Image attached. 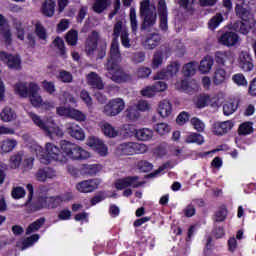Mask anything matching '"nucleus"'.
<instances>
[{
    "label": "nucleus",
    "mask_w": 256,
    "mask_h": 256,
    "mask_svg": "<svg viewBox=\"0 0 256 256\" xmlns=\"http://www.w3.org/2000/svg\"><path fill=\"white\" fill-rule=\"evenodd\" d=\"M106 77L111 79L113 83H129L133 80V76L126 72L121 66V50H119V40L113 38L110 46V56L104 64Z\"/></svg>",
    "instance_id": "nucleus-1"
},
{
    "label": "nucleus",
    "mask_w": 256,
    "mask_h": 256,
    "mask_svg": "<svg viewBox=\"0 0 256 256\" xmlns=\"http://www.w3.org/2000/svg\"><path fill=\"white\" fill-rule=\"evenodd\" d=\"M60 147L67 161L71 159L72 161H85L91 157L89 152L83 149L77 144H73L67 140H62L60 142Z\"/></svg>",
    "instance_id": "nucleus-2"
},
{
    "label": "nucleus",
    "mask_w": 256,
    "mask_h": 256,
    "mask_svg": "<svg viewBox=\"0 0 256 256\" xmlns=\"http://www.w3.org/2000/svg\"><path fill=\"white\" fill-rule=\"evenodd\" d=\"M99 39H101L99 32L93 30L86 40L85 49L87 55H93L97 51V59H103L107 55V43L100 42L99 44Z\"/></svg>",
    "instance_id": "nucleus-3"
},
{
    "label": "nucleus",
    "mask_w": 256,
    "mask_h": 256,
    "mask_svg": "<svg viewBox=\"0 0 256 256\" xmlns=\"http://www.w3.org/2000/svg\"><path fill=\"white\" fill-rule=\"evenodd\" d=\"M115 153L118 157H131L147 153V145L137 142H123L117 145Z\"/></svg>",
    "instance_id": "nucleus-4"
},
{
    "label": "nucleus",
    "mask_w": 256,
    "mask_h": 256,
    "mask_svg": "<svg viewBox=\"0 0 256 256\" xmlns=\"http://www.w3.org/2000/svg\"><path fill=\"white\" fill-rule=\"evenodd\" d=\"M46 158V163H51V161H57V163H61V165H65L67 163V156H65V152H61L59 147L53 143L46 144Z\"/></svg>",
    "instance_id": "nucleus-5"
},
{
    "label": "nucleus",
    "mask_w": 256,
    "mask_h": 256,
    "mask_svg": "<svg viewBox=\"0 0 256 256\" xmlns=\"http://www.w3.org/2000/svg\"><path fill=\"white\" fill-rule=\"evenodd\" d=\"M0 61L10 69V71H21V56L13 55L11 53L0 51Z\"/></svg>",
    "instance_id": "nucleus-6"
},
{
    "label": "nucleus",
    "mask_w": 256,
    "mask_h": 256,
    "mask_svg": "<svg viewBox=\"0 0 256 256\" xmlns=\"http://www.w3.org/2000/svg\"><path fill=\"white\" fill-rule=\"evenodd\" d=\"M125 109V101L121 98L110 100L103 108V113L106 117H116Z\"/></svg>",
    "instance_id": "nucleus-7"
},
{
    "label": "nucleus",
    "mask_w": 256,
    "mask_h": 256,
    "mask_svg": "<svg viewBox=\"0 0 256 256\" xmlns=\"http://www.w3.org/2000/svg\"><path fill=\"white\" fill-rule=\"evenodd\" d=\"M33 107H46L49 109V103L43 102V98L39 95V85L35 82L29 83V96Z\"/></svg>",
    "instance_id": "nucleus-8"
},
{
    "label": "nucleus",
    "mask_w": 256,
    "mask_h": 256,
    "mask_svg": "<svg viewBox=\"0 0 256 256\" xmlns=\"http://www.w3.org/2000/svg\"><path fill=\"white\" fill-rule=\"evenodd\" d=\"M143 183L144 182H139V176H127L116 180L114 185L117 191H123V189H127V187H133V189H137L141 187Z\"/></svg>",
    "instance_id": "nucleus-9"
},
{
    "label": "nucleus",
    "mask_w": 256,
    "mask_h": 256,
    "mask_svg": "<svg viewBox=\"0 0 256 256\" xmlns=\"http://www.w3.org/2000/svg\"><path fill=\"white\" fill-rule=\"evenodd\" d=\"M159 29L164 33L169 31V13L167 12V3L165 0L158 2Z\"/></svg>",
    "instance_id": "nucleus-10"
},
{
    "label": "nucleus",
    "mask_w": 256,
    "mask_h": 256,
    "mask_svg": "<svg viewBox=\"0 0 256 256\" xmlns=\"http://www.w3.org/2000/svg\"><path fill=\"white\" fill-rule=\"evenodd\" d=\"M101 185V180L97 178L83 180L76 184V189L80 193H93L96 189H99Z\"/></svg>",
    "instance_id": "nucleus-11"
},
{
    "label": "nucleus",
    "mask_w": 256,
    "mask_h": 256,
    "mask_svg": "<svg viewBox=\"0 0 256 256\" xmlns=\"http://www.w3.org/2000/svg\"><path fill=\"white\" fill-rule=\"evenodd\" d=\"M218 43L224 47H235L239 43V35L235 32L226 31L218 39Z\"/></svg>",
    "instance_id": "nucleus-12"
},
{
    "label": "nucleus",
    "mask_w": 256,
    "mask_h": 256,
    "mask_svg": "<svg viewBox=\"0 0 256 256\" xmlns=\"http://www.w3.org/2000/svg\"><path fill=\"white\" fill-rule=\"evenodd\" d=\"M234 125L235 124L231 120L215 122L213 124V134L217 135L218 137H223V135H227V132L233 129Z\"/></svg>",
    "instance_id": "nucleus-13"
},
{
    "label": "nucleus",
    "mask_w": 256,
    "mask_h": 256,
    "mask_svg": "<svg viewBox=\"0 0 256 256\" xmlns=\"http://www.w3.org/2000/svg\"><path fill=\"white\" fill-rule=\"evenodd\" d=\"M162 39L163 38L161 34L157 32L148 33L144 37V47L150 50L156 49L157 47H159V45H161Z\"/></svg>",
    "instance_id": "nucleus-14"
},
{
    "label": "nucleus",
    "mask_w": 256,
    "mask_h": 256,
    "mask_svg": "<svg viewBox=\"0 0 256 256\" xmlns=\"http://www.w3.org/2000/svg\"><path fill=\"white\" fill-rule=\"evenodd\" d=\"M233 53L231 50L227 51H216L214 54V61L220 67H225L226 63H233Z\"/></svg>",
    "instance_id": "nucleus-15"
},
{
    "label": "nucleus",
    "mask_w": 256,
    "mask_h": 256,
    "mask_svg": "<svg viewBox=\"0 0 256 256\" xmlns=\"http://www.w3.org/2000/svg\"><path fill=\"white\" fill-rule=\"evenodd\" d=\"M66 133L73 139H76V141H85V131L75 123L68 124Z\"/></svg>",
    "instance_id": "nucleus-16"
},
{
    "label": "nucleus",
    "mask_w": 256,
    "mask_h": 256,
    "mask_svg": "<svg viewBox=\"0 0 256 256\" xmlns=\"http://www.w3.org/2000/svg\"><path fill=\"white\" fill-rule=\"evenodd\" d=\"M57 176V172L51 167H42L35 173V178L41 183H45L47 179H53Z\"/></svg>",
    "instance_id": "nucleus-17"
},
{
    "label": "nucleus",
    "mask_w": 256,
    "mask_h": 256,
    "mask_svg": "<svg viewBox=\"0 0 256 256\" xmlns=\"http://www.w3.org/2000/svg\"><path fill=\"white\" fill-rule=\"evenodd\" d=\"M239 67L246 73L253 71L255 65H253V58H251L250 53L241 52L239 56Z\"/></svg>",
    "instance_id": "nucleus-18"
},
{
    "label": "nucleus",
    "mask_w": 256,
    "mask_h": 256,
    "mask_svg": "<svg viewBox=\"0 0 256 256\" xmlns=\"http://www.w3.org/2000/svg\"><path fill=\"white\" fill-rule=\"evenodd\" d=\"M87 145L89 147H93L95 151L101 156L105 157L108 153L107 146H105V143L103 141L99 140V138L90 137L87 141Z\"/></svg>",
    "instance_id": "nucleus-19"
},
{
    "label": "nucleus",
    "mask_w": 256,
    "mask_h": 256,
    "mask_svg": "<svg viewBox=\"0 0 256 256\" xmlns=\"http://www.w3.org/2000/svg\"><path fill=\"white\" fill-rule=\"evenodd\" d=\"M88 85L92 87V89H98V91H102L105 89V84L103 83V79L99 76L97 72H91L87 76Z\"/></svg>",
    "instance_id": "nucleus-20"
},
{
    "label": "nucleus",
    "mask_w": 256,
    "mask_h": 256,
    "mask_svg": "<svg viewBox=\"0 0 256 256\" xmlns=\"http://www.w3.org/2000/svg\"><path fill=\"white\" fill-rule=\"evenodd\" d=\"M24 207L27 209V213H37L41 209H47L45 204V196H40L37 201L27 204V200L24 203Z\"/></svg>",
    "instance_id": "nucleus-21"
},
{
    "label": "nucleus",
    "mask_w": 256,
    "mask_h": 256,
    "mask_svg": "<svg viewBox=\"0 0 256 256\" xmlns=\"http://www.w3.org/2000/svg\"><path fill=\"white\" fill-rule=\"evenodd\" d=\"M140 17L143 18V21L140 27L141 31H146V29H149V27H153V25L157 23V14L153 11L140 15Z\"/></svg>",
    "instance_id": "nucleus-22"
},
{
    "label": "nucleus",
    "mask_w": 256,
    "mask_h": 256,
    "mask_svg": "<svg viewBox=\"0 0 256 256\" xmlns=\"http://www.w3.org/2000/svg\"><path fill=\"white\" fill-rule=\"evenodd\" d=\"M100 171V164H82L80 168V173L82 175H89V177H95Z\"/></svg>",
    "instance_id": "nucleus-23"
},
{
    "label": "nucleus",
    "mask_w": 256,
    "mask_h": 256,
    "mask_svg": "<svg viewBox=\"0 0 256 256\" xmlns=\"http://www.w3.org/2000/svg\"><path fill=\"white\" fill-rule=\"evenodd\" d=\"M215 63V60L213 59V57L207 55L205 56L201 61H200V65L198 67V70L203 74V75H207V73H209L213 67Z\"/></svg>",
    "instance_id": "nucleus-24"
},
{
    "label": "nucleus",
    "mask_w": 256,
    "mask_h": 256,
    "mask_svg": "<svg viewBox=\"0 0 256 256\" xmlns=\"http://www.w3.org/2000/svg\"><path fill=\"white\" fill-rule=\"evenodd\" d=\"M158 113L160 117H169L173 113V105L168 100H162L158 105Z\"/></svg>",
    "instance_id": "nucleus-25"
},
{
    "label": "nucleus",
    "mask_w": 256,
    "mask_h": 256,
    "mask_svg": "<svg viewBox=\"0 0 256 256\" xmlns=\"http://www.w3.org/2000/svg\"><path fill=\"white\" fill-rule=\"evenodd\" d=\"M55 1L45 0L42 3L41 11L45 17H53L55 15Z\"/></svg>",
    "instance_id": "nucleus-26"
},
{
    "label": "nucleus",
    "mask_w": 256,
    "mask_h": 256,
    "mask_svg": "<svg viewBox=\"0 0 256 256\" xmlns=\"http://www.w3.org/2000/svg\"><path fill=\"white\" fill-rule=\"evenodd\" d=\"M63 202V196H45L46 209H57Z\"/></svg>",
    "instance_id": "nucleus-27"
},
{
    "label": "nucleus",
    "mask_w": 256,
    "mask_h": 256,
    "mask_svg": "<svg viewBox=\"0 0 256 256\" xmlns=\"http://www.w3.org/2000/svg\"><path fill=\"white\" fill-rule=\"evenodd\" d=\"M0 119L4 123H10V121H15V119H17V114L11 107H5L0 113Z\"/></svg>",
    "instance_id": "nucleus-28"
},
{
    "label": "nucleus",
    "mask_w": 256,
    "mask_h": 256,
    "mask_svg": "<svg viewBox=\"0 0 256 256\" xmlns=\"http://www.w3.org/2000/svg\"><path fill=\"white\" fill-rule=\"evenodd\" d=\"M111 5V0H95L92 10L94 13L101 15V13L107 11V8Z\"/></svg>",
    "instance_id": "nucleus-29"
},
{
    "label": "nucleus",
    "mask_w": 256,
    "mask_h": 256,
    "mask_svg": "<svg viewBox=\"0 0 256 256\" xmlns=\"http://www.w3.org/2000/svg\"><path fill=\"white\" fill-rule=\"evenodd\" d=\"M28 116L33 121L34 125H36V127H39V129H42V131H45L46 133L51 132L49 130V126H47L45 121H43L39 115L35 114L34 112H30L28 113Z\"/></svg>",
    "instance_id": "nucleus-30"
},
{
    "label": "nucleus",
    "mask_w": 256,
    "mask_h": 256,
    "mask_svg": "<svg viewBox=\"0 0 256 256\" xmlns=\"http://www.w3.org/2000/svg\"><path fill=\"white\" fill-rule=\"evenodd\" d=\"M227 81V71L223 68H216L213 76L214 85H222Z\"/></svg>",
    "instance_id": "nucleus-31"
},
{
    "label": "nucleus",
    "mask_w": 256,
    "mask_h": 256,
    "mask_svg": "<svg viewBox=\"0 0 256 256\" xmlns=\"http://www.w3.org/2000/svg\"><path fill=\"white\" fill-rule=\"evenodd\" d=\"M227 215H229V210H227L226 205H222L215 212L213 220L215 223H223L227 219Z\"/></svg>",
    "instance_id": "nucleus-32"
},
{
    "label": "nucleus",
    "mask_w": 256,
    "mask_h": 256,
    "mask_svg": "<svg viewBox=\"0 0 256 256\" xmlns=\"http://www.w3.org/2000/svg\"><path fill=\"white\" fill-rule=\"evenodd\" d=\"M136 139H138V141H151V139H153V130L148 128L138 129Z\"/></svg>",
    "instance_id": "nucleus-33"
},
{
    "label": "nucleus",
    "mask_w": 256,
    "mask_h": 256,
    "mask_svg": "<svg viewBox=\"0 0 256 256\" xmlns=\"http://www.w3.org/2000/svg\"><path fill=\"white\" fill-rule=\"evenodd\" d=\"M14 90L19 97L27 98L29 97V84L27 87V83L19 82L14 85Z\"/></svg>",
    "instance_id": "nucleus-34"
},
{
    "label": "nucleus",
    "mask_w": 256,
    "mask_h": 256,
    "mask_svg": "<svg viewBox=\"0 0 256 256\" xmlns=\"http://www.w3.org/2000/svg\"><path fill=\"white\" fill-rule=\"evenodd\" d=\"M102 132L106 137H109L110 139H115L119 135V131L113 127L109 122H105L102 125Z\"/></svg>",
    "instance_id": "nucleus-35"
},
{
    "label": "nucleus",
    "mask_w": 256,
    "mask_h": 256,
    "mask_svg": "<svg viewBox=\"0 0 256 256\" xmlns=\"http://www.w3.org/2000/svg\"><path fill=\"white\" fill-rule=\"evenodd\" d=\"M65 39L66 43L70 45V47H75V45H77V41H79V32L75 29H71L67 32Z\"/></svg>",
    "instance_id": "nucleus-36"
},
{
    "label": "nucleus",
    "mask_w": 256,
    "mask_h": 256,
    "mask_svg": "<svg viewBox=\"0 0 256 256\" xmlns=\"http://www.w3.org/2000/svg\"><path fill=\"white\" fill-rule=\"evenodd\" d=\"M42 225H45V217H40L36 221L32 222L26 228V235H31V233H35V231H39Z\"/></svg>",
    "instance_id": "nucleus-37"
},
{
    "label": "nucleus",
    "mask_w": 256,
    "mask_h": 256,
    "mask_svg": "<svg viewBox=\"0 0 256 256\" xmlns=\"http://www.w3.org/2000/svg\"><path fill=\"white\" fill-rule=\"evenodd\" d=\"M197 71V62H189L182 68L184 77H193Z\"/></svg>",
    "instance_id": "nucleus-38"
},
{
    "label": "nucleus",
    "mask_w": 256,
    "mask_h": 256,
    "mask_svg": "<svg viewBox=\"0 0 256 256\" xmlns=\"http://www.w3.org/2000/svg\"><path fill=\"white\" fill-rule=\"evenodd\" d=\"M211 103V96L209 94H200L196 100L197 109H203Z\"/></svg>",
    "instance_id": "nucleus-39"
},
{
    "label": "nucleus",
    "mask_w": 256,
    "mask_h": 256,
    "mask_svg": "<svg viewBox=\"0 0 256 256\" xmlns=\"http://www.w3.org/2000/svg\"><path fill=\"white\" fill-rule=\"evenodd\" d=\"M15 147H17V140L15 139H7L1 143L2 153H11Z\"/></svg>",
    "instance_id": "nucleus-40"
},
{
    "label": "nucleus",
    "mask_w": 256,
    "mask_h": 256,
    "mask_svg": "<svg viewBox=\"0 0 256 256\" xmlns=\"http://www.w3.org/2000/svg\"><path fill=\"white\" fill-rule=\"evenodd\" d=\"M221 23H223V15L221 13H217L209 20L208 27L211 31H215Z\"/></svg>",
    "instance_id": "nucleus-41"
},
{
    "label": "nucleus",
    "mask_w": 256,
    "mask_h": 256,
    "mask_svg": "<svg viewBox=\"0 0 256 256\" xmlns=\"http://www.w3.org/2000/svg\"><path fill=\"white\" fill-rule=\"evenodd\" d=\"M185 143H196V145H203L205 140L203 135L199 133H192L186 137Z\"/></svg>",
    "instance_id": "nucleus-42"
},
{
    "label": "nucleus",
    "mask_w": 256,
    "mask_h": 256,
    "mask_svg": "<svg viewBox=\"0 0 256 256\" xmlns=\"http://www.w3.org/2000/svg\"><path fill=\"white\" fill-rule=\"evenodd\" d=\"M53 45H55L59 50L60 57H67V48L65 47V42L61 37H56L53 41Z\"/></svg>",
    "instance_id": "nucleus-43"
},
{
    "label": "nucleus",
    "mask_w": 256,
    "mask_h": 256,
    "mask_svg": "<svg viewBox=\"0 0 256 256\" xmlns=\"http://www.w3.org/2000/svg\"><path fill=\"white\" fill-rule=\"evenodd\" d=\"M57 79L61 83H73V74L67 70H60Z\"/></svg>",
    "instance_id": "nucleus-44"
},
{
    "label": "nucleus",
    "mask_w": 256,
    "mask_h": 256,
    "mask_svg": "<svg viewBox=\"0 0 256 256\" xmlns=\"http://www.w3.org/2000/svg\"><path fill=\"white\" fill-rule=\"evenodd\" d=\"M253 131V123L244 122L238 128V135H251Z\"/></svg>",
    "instance_id": "nucleus-45"
},
{
    "label": "nucleus",
    "mask_w": 256,
    "mask_h": 256,
    "mask_svg": "<svg viewBox=\"0 0 256 256\" xmlns=\"http://www.w3.org/2000/svg\"><path fill=\"white\" fill-rule=\"evenodd\" d=\"M35 34L37 35L38 39H41L42 41L47 40V30L43 24H41V22H37L35 24Z\"/></svg>",
    "instance_id": "nucleus-46"
},
{
    "label": "nucleus",
    "mask_w": 256,
    "mask_h": 256,
    "mask_svg": "<svg viewBox=\"0 0 256 256\" xmlns=\"http://www.w3.org/2000/svg\"><path fill=\"white\" fill-rule=\"evenodd\" d=\"M233 27L234 30L241 33V35H249V30L251 29L249 25L245 24L243 21L235 22Z\"/></svg>",
    "instance_id": "nucleus-47"
},
{
    "label": "nucleus",
    "mask_w": 256,
    "mask_h": 256,
    "mask_svg": "<svg viewBox=\"0 0 256 256\" xmlns=\"http://www.w3.org/2000/svg\"><path fill=\"white\" fill-rule=\"evenodd\" d=\"M154 131H156L158 135H167V133L171 131V127H169V124L161 122L154 125Z\"/></svg>",
    "instance_id": "nucleus-48"
},
{
    "label": "nucleus",
    "mask_w": 256,
    "mask_h": 256,
    "mask_svg": "<svg viewBox=\"0 0 256 256\" xmlns=\"http://www.w3.org/2000/svg\"><path fill=\"white\" fill-rule=\"evenodd\" d=\"M137 168L141 173H149V171H153V164L147 160H140L137 163Z\"/></svg>",
    "instance_id": "nucleus-49"
},
{
    "label": "nucleus",
    "mask_w": 256,
    "mask_h": 256,
    "mask_svg": "<svg viewBox=\"0 0 256 256\" xmlns=\"http://www.w3.org/2000/svg\"><path fill=\"white\" fill-rule=\"evenodd\" d=\"M235 11L236 15L242 19V21H249V10L238 4L236 5Z\"/></svg>",
    "instance_id": "nucleus-50"
},
{
    "label": "nucleus",
    "mask_w": 256,
    "mask_h": 256,
    "mask_svg": "<svg viewBox=\"0 0 256 256\" xmlns=\"http://www.w3.org/2000/svg\"><path fill=\"white\" fill-rule=\"evenodd\" d=\"M137 128L133 124H126L123 127L124 137H137Z\"/></svg>",
    "instance_id": "nucleus-51"
},
{
    "label": "nucleus",
    "mask_w": 256,
    "mask_h": 256,
    "mask_svg": "<svg viewBox=\"0 0 256 256\" xmlns=\"http://www.w3.org/2000/svg\"><path fill=\"white\" fill-rule=\"evenodd\" d=\"M106 198H107V192L99 191L94 197L90 199V205L94 207V205H97V203H101V201H105Z\"/></svg>",
    "instance_id": "nucleus-52"
},
{
    "label": "nucleus",
    "mask_w": 256,
    "mask_h": 256,
    "mask_svg": "<svg viewBox=\"0 0 256 256\" xmlns=\"http://www.w3.org/2000/svg\"><path fill=\"white\" fill-rule=\"evenodd\" d=\"M130 25L132 29V33H136L138 29V22H137V12L135 8H130Z\"/></svg>",
    "instance_id": "nucleus-53"
},
{
    "label": "nucleus",
    "mask_w": 256,
    "mask_h": 256,
    "mask_svg": "<svg viewBox=\"0 0 256 256\" xmlns=\"http://www.w3.org/2000/svg\"><path fill=\"white\" fill-rule=\"evenodd\" d=\"M42 88L49 95H53V93L57 91V89L55 88V82H51L47 80L42 81Z\"/></svg>",
    "instance_id": "nucleus-54"
},
{
    "label": "nucleus",
    "mask_w": 256,
    "mask_h": 256,
    "mask_svg": "<svg viewBox=\"0 0 256 256\" xmlns=\"http://www.w3.org/2000/svg\"><path fill=\"white\" fill-rule=\"evenodd\" d=\"M21 161H23V152H18L10 158L11 165L14 169H18L21 166Z\"/></svg>",
    "instance_id": "nucleus-55"
},
{
    "label": "nucleus",
    "mask_w": 256,
    "mask_h": 256,
    "mask_svg": "<svg viewBox=\"0 0 256 256\" xmlns=\"http://www.w3.org/2000/svg\"><path fill=\"white\" fill-rule=\"evenodd\" d=\"M139 110L135 107H129L126 110V118L129 121H136V119H139Z\"/></svg>",
    "instance_id": "nucleus-56"
},
{
    "label": "nucleus",
    "mask_w": 256,
    "mask_h": 256,
    "mask_svg": "<svg viewBox=\"0 0 256 256\" xmlns=\"http://www.w3.org/2000/svg\"><path fill=\"white\" fill-rule=\"evenodd\" d=\"M232 80L238 87H247V79L241 73L233 75Z\"/></svg>",
    "instance_id": "nucleus-57"
},
{
    "label": "nucleus",
    "mask_w": 256,
    "mask_h": 256,
    "mask_svg": "<svg viewBox=\"0 0 256 256\" xmlns=\"http://www.w3.org/2000/svg\"><path fill=\"white\" fill-rule=\"evenodd\" d=\"M191 125H193L194 129L198 131V133H203V131H205V123L197 117H193L191 119Z\"/></svg>",
    "instance_id": "nucleus-58"
},
{
    "label": "nucleus",
    "mask_w": 256,
    "mask_h": 256,
    "mask_svg": "<svg viewBox=\"0 0 256 256\" xmlns=\"http://www.w3.org/2000/svg\"><path fill=\"white\" fill-rule=\"evenodd\" d=\"M70 118L75 119V121L81 122V121H85L87 119V116L83 112H81L75 108H72V110L70 112Z\"/></svg>",
    "instance_id": "nucleus-59"
},
{
    "label": "nucleus",
    "mask_w": 256,
    "mask_h": 256,
    "mask_svg": "<svg viewBox=\"0 0 256 256\" xmlns=\"http://www.w3.org/2000/svg\"><path fill=\"white\" fill-rule=\"evenodd\" d=\"M160 65H163V52L158 51L154 54L152 60V67L153 69H157L160 67Z\"/></svg>",
    "instance_id": "nucleus-60"
},
{
    "label": "nucleus",
    "mask_w": 256,
    "mask_h": 256,
    "mask_svg": "<svg viewBox=\"0 0 256 256\" xmlns=\"http://www.w3.org/2000/svg\"><path fill=\"white\" fill-rule=\"evenodd\" d=\"M180 67L181 65L179 64V62H172L170 65L167 66V75H170V77H173V75H177V73H179Z\"/></svg>",
    "instance_id": "nucleus-61"
},
{
    "label": "nucleus",
    "mask_w": 256,
    "mask_h": 256,
    "mask_svg": "<svg viewBox=\"0 0 256 256\" xmlns=\"http://www.w3.org/2000/svg\"><path fill=\"white\" fill-rule=\"evenodd\" d=\"M234 111H237V106L235 105V103L227 102L223 105V113L227 117H229V115H233Z\"/></svg>",
    "instance_id": "nucleus-62"
},
{
    "label": "nucleus",
    "mask_w": 256,
    "mask_h": 256,
    "mask_svg": "<svg viewBox=\"0 0 256 256\" xmlns=\"http://www.w3.org/2000/svg\"><path fill=\"white\" fill-rule=\"evenodd\" d=\"M25 194V188L21 186L13 188L11 193L13 199H23V197H25Z\"/></svg>",
    "instance_id": "nucleus-63"
},
{
    "label": "nucleus",
    "mask_w": 256,
    "mask_h": 256,
    "mask_svg": "<svg viewBox=\"0 0 256 256\" xmlns=\"http://www.w3.org/2000/svg\"><path fill=\"white\" fill-rule=\"evenodd\" d=\"M121 43L125 47V49H129L131 47V39H129V32L127 30H123L120 34Z\"/></svg>",
    "instance_id": "nucleus-64"
}]
</instances>
